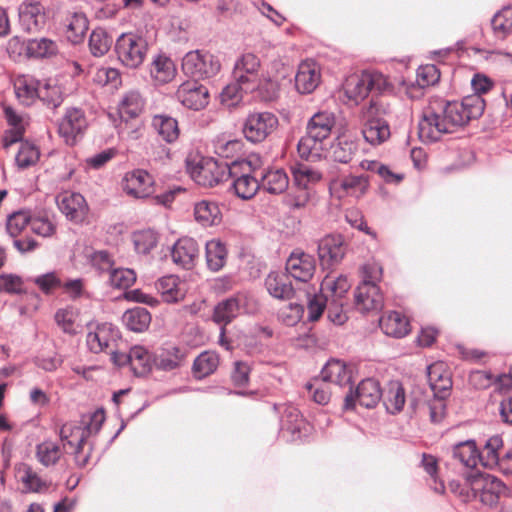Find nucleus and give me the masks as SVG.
Masks as SVG:
<instances>
[{
	"label": "nucleus",
	"mask_w": 512,
	"mask_h": 512,
	"mask_svg": "<svg viewBox=\"0 0 512 512\" xmlns=\"http://www.w3.org/2000/svg\"><path fill=\"white\" fill-rule=\"evenodd\" d=\"M306 389L313 401L319 405H326L331 398V389L329 383L324 380L315 379L313 382L306 384Z\"/></svg>",
	"instance_id": "obj_60"
},
{
	"label": "nucleus",
	"mask_w": 512,
	"mask_h": 512,
	"mask_svg": "<svg viewBox=\"0 0 512 512\" xmlns=\"http://www.w3.org/2000/svg\"><path fill=\"white\" fill-rule=\"evenodd\" d=\"M194 217L202 226L209 227L220 223L221 212L216 203L202 200L195 204Z\"/></svg>",
	"instance_id": "obj_38"
},
{
	"label": "nucleus",
	"mask_w": 512,
	"mask_h": 512,
	"mask_svg": "<svg viewBox=\"0 0 512 512\" xmlns=\"http://www.w3.org/2000/svg\"><path fill=\"white\" fill-rule=\"evenodd\" d=\"M390 112V106L382 100L372 99L368 105L361 108L362 134L371 145L381 144L390 137V127L384 119Z\"/></svg>",
	"instance_id": "obj_3"
},
{
	"label": "nucleus",
	"mask_w": 512,
	"mask_h": 512,
	"mask_svg": "<svg viewBox=\"0 0 512 512\" xmlns=\"http://www.w3.org/2000/svg\"><path fill=\"white\" fill-rule=\"evenodd\" d=\"M130 367L135 375H146L152 367V358L149 351L143 346H134L130 349Z\"/></svg>",
	"instance_id": "obj_49"
},
{
	"label": "nucleus",
	"mask_w": 512,
	"mask_h": 512,
	"mask_svg": "<svg viewBox=\"0 0 512 512\" xmlns=\"http://www.w3.org/2000/svg\"><path fill=\"white\" fill-rule=\"evenodd\" d=\"M31 230L42 237H51L56 232V223L46 214L30 216Z\"/></svg>",
	"instance_id": "obj_61"
},
{
	"label": "nucleus",
	"mask_w": 512,
	"mask_h": 512,
	"mask_svg": "<svg viewBox=\"0 0 512 512\" xmlns=\"http://www.w3.org/2000/svg\"><path fill=\"white\" fill-rule=\"evenodd\" d=\"M65 38L73 45L83 42L89 29V21L82 12H70L64 20Z\"/></svg>",
	"instance_id": "obj_27"
},
{
	"label": "nucleus",
	"mask_w": 512,
	"mask_h": 512,
	"mask_svg": "<svg viewBox=\"0 0 512 512\" xmlns=\"http://www.w3.org/2000/svg\"><path fill=\"white\" fill-rule=\"evenodd\" d=\"M382 278V267L378 263H367L362 267V281L355 290V306L362 312L381 310L383 295L377 285Z\"/></svg>",
	"instance_id": "obj_4"
},
{
	"label": "nucleus",
	"mask_w": 512,
	"mask_h": 512,
	"mask_svg": "<svg viewBox=\"0 0 512 512\" xmlns=\"http://www.w3.org/2000/svg\"><path fill=\"white\" fill-rule=\"evenodd\" d=\"M405 390L399 381H391L383 396V403L390 414L400 412L405 404Z\"/></svg>",
	"instance_id": "obj_43"
},
{
	"label": "nucleus",
	"mask_w": 512,
	"mask_h": 512,
	"mask_svg": "<svg viewBox=\"0 0 512 512\" xmlns=\"http://www.w3.org/2000/svg\"><path fill=\"white\" fill-rule=\"evenodd\" d=\"M260 160L256 156L230 163L228 179L231 178L235 194L243 199H252L260 189Z\"/></svg>",
	"instance_id": "obj_2"
},
{
	"label": "nucleus",
	"mask_w": 512,
	"mask_h": 512,
	"mask_svg": "<svg viewBox=\"0 0 512 512\" xmlns=\"http://www.w3.org/2000/svg\"><path fill=\"white\" fill-rule=\"evenodd\" d=\"M19 23L24 31L37 33L46 24V13L43 5L38 1H25L18 8Z\"/></svg>",
	"instance_id": "obj_20"
},
{
	"label": "nucleus",
	"mask_w": 512,
	"mask_h": 512,
	"mask_svg": "<svg viewBox=\"0 0 512 512\" xmlns=\"http://www.w3.org/2000/svg\"><path fill=\"white\" fill-rule=\"evenodd\" d=\"M4 118L11 127L6 130L3 136L4 148L10 147L12 144L20 142L25 133V118L18 113L12 106L3 104Z\"/></svg>",
	"instance_id": "obj_24"
},
{
	"label": "nucleus",
	"mask_w": 512,
	"mask_h": 512,
	"mask_svg": "<svg viewBox=\"0 0 512 512\" xmlns=\"http://www.w3.org/2000/svg\"><path fill=\"white\" fill-rule=\"evenodd\" d=\"M150 72L152 77L159 83H167L174 78L176 68L169 57L158 55L153 59Z\"/></svg>",
	"instance_id": "obj_48"
},
{
	"label": "nucleus",
	"mask_w": 512,
	"mask_h": 512,
	"mask_svg": "<svg viewBox=\"0 0 512 512\" xmlns=\"http://www.w3.org/2000/svg\"><path fill=\"white\" fill-rule=\"evenodd\" d=\"M478 449L474 440H466L455 444L452 457L468 468H474L479 462Z\"/></svg>",
	"instance_id": "obj_40"
},
{
	"label": "nucleus",
	"mask_w": 512,
	"mask_h": 512,
	"mask_svg": "<svg viewBox=\"0 0 512 512\" xmlns=\"http://www.w3.org/2000/svg\"><path fill=\"white\" fill-rule=\"evenodd\" d=\"M177 99L187 108L200 110L209 103L208 88L197 81H186L176 91Z\"/></svg>",
	"instance_id": "obj_19"
},
{
	"label": "nucleus",
	"mask_w": 512,
	"mask_h": 512,
	"mask_svg": "<svg viewBox=\"0 0 512 512\" xmlns=\"http://www.w3.org/2000/svg\"><path fill=\"white\" fill-rule=\"evenodd\" d=\"M112 45V38L102 28L94 29L89 37V50L95 57L105 55Z\"/></svg>",
	"instance_id": "obj_53"
},
{
	"label": "nucleus",
	"mask_w": 512,
	"mask_h": 512,
	"mask_svg": "<svg viewBox=\"0 0 512 512\" xmlns=\"http://www.w3.org/2000/svg\"><path fill=\"white\" fill-rule=\"evenodd\" d=\"M359 144L355 137L347 132L339 134L331 145V156L334 161L347 164L358 153Z\"/></svg>",
	"instance_id": "obj_26"
},
{
	"label": "nucleus",
	"mask_w": 512,
	"mask_h": 512,
	"mask_svg": "<svg viewBox=\"0 0 512 512\" xmlns=\"http://www.w3.org/2000/svg\"><path fill=\"white\" fill-rule=\"evenodd\" d=\"M285 270L296 281L308 283L315 274L316 261L312 255L295 250L288 257Z\"/></svg>",
	"instance_id": "obj_17"
},
{
	"label": "nucleus",
	"mask_w": 512,
	"mask_h": 512,
	"mask_svg": "<svg viewBox=\"0 0 512 512\" xmlns=\"http://www.w3.org/2000/svg\"><path fill=\"white\" fill-rule=\"evenodd\" d=\"M199 245L191 237L180 238L172 247L171 256L175 264L191 269L199 257Z\"/></svg>",
	"instance_id": "obj_22"
},
{
	"label": "nucleus",
	"mask_w": 512,
	"mask_h": 512,
	"mask_svg": "<svg viewBox=\"0 0 512 512\" xmlns=\"http://www.w3.org/2000/svg\"><path fill=\"white\" fill-rule=\"evenodd\" d=\"M265 287L268 293L276 299L289 300L294 295L292 284L284 274L270 272L265 278Z\"/></svg>",
	"instance_id": "obj_33"
},
{
	"label": "nucleus",
	"mask_w": 512,
	"mask_h": 512,
	"mask_svg": "<svg viewBox=\"0 0 512 512\" xmlns=\"http://www.w3.org/2000/svg\"><path fill=\"white\" fill-rule=\"evenodd\" d=\"M221 69L220 61L210 52L193 50L186 53L182 60V70L194 81L214 77Z\"/></svg>",
	"instance_id": "obj_9"
},
{
	"label": "nucleus",
	"mask_w": 512,
	"mask_h": 512,
	"mask_svg": "<svg viewBox=\"0 0 512 512\" xmlns=\"http://www.w3.org/2000/svg\"><path fill=\"white\" fill-rule=\"evenodd\" d=\"M115 52L120 63L136 69L144 62L148 52L147 40L135 33H123L115 42Z\"/></svg>",
	"instance_id": "obj_8"
},
{
	"label": "nucleus",
	"mask_w": 512,
	"mask_h": 512,
	"mask_svg": "<svg viewBox=\"0 0 512 512\" xmlns=\"http://www.w3.org/2000/svg\"><path fill=\"white\" fill-rule=\"evenodd\" d=\"M294 185L309 189V186L322 179V173L308 164L296 163L291 167Z\"/></svg>",
	"instance_id": "obj_42"
},
{
	"label": "nucleus",
	"mask_w": 512,
	"mask_h": 512,
	"mask_svg": "<svg viewBox=\"0 0 512 512\" xmlns=\"http://www.w3.org/2000/svg\"><path fill=\"white\" fill-rule=\"evenodd\" d=\"M255 90L248 84L240 83V81L234 80V82L228 84L221 93V101L228 107L235 106L243 98L244 93L252 92Z\"/></svg>",
	"instance_id": "obj_54"
},
{
	"label": "nucleus",
	"mask_w": 512,
	"mask_h": 512,
	"mask_svg": "<svg viewBox=\"0 0 512 512\" xmlns=\"http://www.w3.org/2000/svg\"><path fill=\"white\" fill-rule=\"evenodd\" d=\"M158 242L157 234L153 230H143L134 233L133 243L140 254H148Z\"/></svg>",
	"instance_id": "obj_62"
},
{
	"label": "nucleus",
	"mask_w": 512,
	"mask_h": 512,
	"mask_svg": "<svg viewBox=\"0 0 512 512\" xmlns=\"http://www.w3.org/2000/svg\"><path fill=\"white\" fill-rule=\"evenodd\" d=\"M40 157L39 148L28 141H22L15 161L19 168L25 169L35 165Z\"/></svg>",
	"instance_id": "obj_55"
},
{
	"label": "nucleus",
	"mask_w": 512,
	"mask_h": 512,
	"mask_svg": "<svg viewBox=\"0 0 512 512\" xmlns=\"http://www.w3.org/2000/svg\"><path fill=\"white\" fill-rule=\"evenodd\" d=\"M180 286L179 278L174 275L161 277L155 282V289L166 303H177L184 299L185 292Z\"/></svg>",
	"instance_id": "obj_32"
},
{
	"label": "nucleus",
	"mask_w": 512,
	"mask_h": 512,
	"mask_svg": "<svg viewBox=\"0 0 512 512\" xmlns=\"http://www.w3.org/2000/svg\"><path fill=\"white\" fill-rule=\"evenodd\" d=\"M323 142L324 139H320L307 131L306 135L299 140L297 145L300 157L306 160H319L324 151Z\"/></svg>",
	"instance_id": "obj_39"
},
{
	"label": "nucleus",
	"mask_w": 512,
	"mask_h": 512,
	"mask_svg": "<svg viewBox=\"0 0 512 512\" xmlns=\"http://www.w3.org/2000/svg\"><path fill=\"white\" fill-rule=\"evenodd\" d=\"M381 397L382 392L379 382L368 378L362 380L354 391L350 389L349 393L345 396L343 409L352 410L355 408L356 403L365 408H373Z\"/></svg>",
	"instance_id": "obj_14"
},
{
	"label": "nucleus",
	"mask_w": 512,
	"mask_h": 512,
	"mask_svg": "<svg viewBox=\"0 0 512 512\" xmlns=\"http://www.w3.org/2000/svg\"><path fill=\"white\" fill-rule=\"evenodd\" d=\"M105 420L103 410H97L89 415H84L80 424L65 423L59 431V437L63 443L70 447H75L78 443H86V440L94 434H97Z\"/></svg>",
	"instance_id": "obj_7"
},
{
	"label": "nucleus",
	"mask_w": 512,
	"mask_h": 512,
	"mask_svg": "<svg viewBox=\"0 0 512 512\" xmlns=\"http://www.w3.org/2000/svg\"><path fill=\"white\" fill-rule=\"evenodd\" d=\"M465 479L470 488L465 500L479 497L483 504L493 506L506 491V486L500 479L487 473L471 471Z\"/></svg>",
	"instance_id": "obj_6"
},
{
	"label": "nucleus",
	"mask_w": 512,
	"mask_h": 512,
	"mask_svg": "<svg viewBox=\"0 0 512 512\" xmlns=\"http://www.w3.org/2000/svg\"><path fill=\"white\" fill-rule=\"evenodd\" d=\"M62 454L60 446L51 440H45L36 447V457L46 467L55 465Z\"/></svg>",
	"instance_id": "obj_51"
},
{
	"label": "nucleus",
	"mask_w": 512,
	"mask_h": 512,
	"mask_svg": "<svg viewBox=\"0 0 512 512\" xmlns=\"http://www.w3.org/2000/svg\"><path fill=\"white\" fill-rule=\"evenodd\" d=\"M260 68L259 58L252 54H243L234 65L233 78L240 83L248 84L256 89L259 84L258 72Z\"/></svg>",
	"instance_id": "obj_21"
},
{
	"label": "nucleus",
	"mask_w": 512,
	"mask_h": 512,
	"mask_svg": "<svg viewBox=\"0 0 512 512\" xmlns=\"http://www.w3.org/2000/svg\"><path fill=\"white\" fill-rule=\"evenodd\" d=\"M27 48L28 52L37 58L50 57L58 51L57 43L48 38L30 40Z\"/></svg>",
	"instance_id": "obj_57"
},
{
	"label": "nucleus",
	"mask_w": 512,
	"mask_h": 512,
	"mask_svg": "<svg viewBox=\"0 0 512 512\" xmlns=\"http://www.w3.org/2000/svg\"><path fill=\"white\" fill-rule=\"evenodd\" d=\"M471 85L475 94L464 97L462 101L436 102L423 111L418 124V134L422 142H436L444 134L457 132L483 114L485 102L481 94L492 88V82L486 76L476 74Z\"/></svg>",
	"instance_id": "obj_1"
},
{
	"label": "nucleus",
	"mask_w": 512,
	"mask_h": 512,
	"mask_svg": "<svg viewBox=\"0 0 512 512\" xmlns=\"http://www.w3.org/2000/svg\"><path fill=\"white\" fill-rule=\"evenodd\" d=\"M503 448V440L499 435L490 437L483 448L478 450V459L485 468L493 469L499 464V451Z\"/></svg>",
	"instance_id": "obj_37"
},
{
	"label": "nucleus",
	"mask_w": 512,
	"mask_h": 512,
	"mask_svg": "<svg viewBox=\"0 0 512 512\" xmlns=\"http://www.w3.org/2000/svg\"><path fill=\"white\" fill-rule=\"evenodd\" d=\"M227 258V249L219 239H212L206 243V261L210 270L217 272L221 270Z\"/></svg>",
	"instance_id": "obj_44"
},
{
	"label": "nucleus",
	"mask_w": 512,
	"mask_h": 512,
	"mask_svg": "<svg viewBox=\"0 0 512 512\" xmlns=\"http://www.w3.org/2000/svg\"><path fill=\"white\" fill-rule=\"evenodd\" d=\"M28 225H30L29 213L26 211H16L8 216L6 231L10 237L16 239Z\"/></svg>",
	"instance_id": "obj_59"
},
{
	"label": "nucleus",
	"mask_w": 512,
	"mask_h": 512,
	"mask_svg": "<svg viewBox=\"0 0 512 512\" xmlns=\"http://www.w3.org/2000/svg\"><path fill=\"white\" fill-rule=\"evenodd\" d=\"M144 104V99L139 92L129 91L123 96L119 104L120 116L126 120L136 118L143 111Z\"/></svg>",
	"instance_id": "obj_46"
},
{
	"label": "nucleus",
	"mask_w": 512,
	"mask_h": 512,
	"mask_svg": "<svg viewBox=\"0 0 512 512\" xmlns=\"http://www.w3.org/2000/svg\"><path fill=\"white\" fill-rule=\"evenodd\" d=\"M387 86L386 78L377 72L352 75L344 84L345 95L356 104L366 98L370 91L381 92Z\"/></svg>",
	"instance_id": "obj_10"
},
{
	"label": "nucleus",
	"mask_w": 512,
	"mask_h": 512,
	"mask_svg": "<svg viewBox=\"0 0 512 512\" xmlns=\"http://www.w3.org/2000/svg\"><path fill=\"white\" fill-rule=\"evenodd\" d=\"M125 326L133 332L145 331L151 323V315L145 308L135 307L123 314Z\"/></svg>",
	"instance_id": "obj_45"
},
{
	"label": "nucleus",
	"mask_w": 512,
	"mask_h": 512,
	"mask_svg": "<svg viewBox=\"0 0 512 512\" xmlns=\"http://www.w3.org/2000/svg\"><path fill=\"white\" fill-rule=\"evenodd\" d=\"M369 188L367 175H347L333 179L330 182V191L338 198L350 196L360 198L366 194Z\"/></svg>",
	"instance_id": "obj_16"
},
{
	"label": "nucleus",
	"mask_w": 512,
	"mask_h": 512,
	"mask_svg": "<svg viewBox=\"0 0 512 512\" xmlns=\"http://www.w3.org/2000/svg\"><path fill=\"white\" fill-rule=\"evenodd\" d=\"M39 99L50 108H57L63 101V93L57 84L41 83Z\"/></svg>",
	"instance_id": "obj_58"
},
{
	"label": "nucleus",
	"mask_w": 512,
	"mask_h": 512,
	"mask_svg": "<svg viewBox=\"0 0 512 512\" xmlns=\"http://www.w3.org/2000/svg\"><path fill=\"white\" fill-rule=\"evenodd\" d=\"M241 309V299L239 297H229L219 302L213 311V321L221 326L231 323L239 314Z\"/></svg>",
	"instance_id": "obj_36"
},
{
	"label": "nucleus",
	"mask_w": 512,
	"mask_h": 512,
	"mask_svg": "<svg viewBox=\"0 0 512 512\" xmlns=\"http://www.w3.org/2000/svg\"><path fill=\"white\" fill-rule=\"evenodd\" d=\"M439 79L440 71L434 64L422 65L417 69L416 83L421 88L435 85Z\"/></svg>",
	"instance_id": "obj_63"
},
{
	"label": "nucleus",
	"mask_w": 512,
	"mask_h": 512,
	"mask_svg": "<svg viewBox=\"0 0 512 512\" xmlns=\"http://www.w3.org/2000/svg\"><path fill=\"white\" fill-rule=\"evenodd\" d=\"M219 365V357L215 352L201 353L193 363V372L199 379L214 373Z\"/></svg>",
	"instance_id": "obj_50"
},
{
	"label": "nucleus",
	"mask_w": 512,
	"mask_h": 512,
	"mask_svg": "<svg viewBox=\"0 0 512 512\" xmlns=\"http://www.w3.org/2000/svg\"><path fill=\"white\" fill-rule=\"evenodd\" d=\"M110 284L119 289H126L136 281V274L128 268H116L110 271Z\"/></svg>",
	"instance_id": "obj_64"
},
{
	"label": "nucleus",
	"mask_w": 512,
	"mask_h": 512,
	"mask_svg": "<svg viewBox=\"0 0 512 512\" xmlns=\"http://www.w3.org/2000/svg\"><path fill=\"white\" fill-rule=\"evenodd\" d=\"M350 288L348 279L345 276L337 278L325 277L321 282V291L329 292L332 302H339L341 306L344 305L343 298Z\"/></svg>",
	"instance_id": "obj_47"
},
{
	"label": "nucleus",
	"mask_w": 512,
	"mask_h": 512,
	"mask_svg": "<svg viewBox=\"0 0 512 512\" xmlns=\"http://www.w3.org/2000/svg\"><path fill=\"white\" fill-rule=\"evenodd\" d=\"M428 381L435 397L446 398L452 387L449 371L443 362L428 366Z\"/></svg>",
	"instance_id": "obj_25"
},
{
	"label": "nucleus",
	"mask_w": 512,
	"mask_h": 512,
	"mask_svg": "<svg viewBox=\"0 0 512 512\" xmlns=\"http://www.w3.org/2000/svg\"><path fill=\"white\" fill-rule=\"evenodd\" d=\"M17 478L23 484L25 492H39L45 487V483L38 474L25 463L17 468Z\"/></svg>",
	"instance_id": "obj_52"
},
{
	"label": "nucleus",
	"mask_w": 512,
	"mask_h": 512,
	"mask_svg": "<svg viewBox=\"0 0 512 512\" xmlns=\"http://www.w3.org/2000/svg\"><path fill=\"white\" fill-rule=\"evenodd\" d=\"M379 325L382 331L395 338H401L409 332L408 319L399 312L393 311L383 316L379 320Z\"/></svg>",
	"instance_id": "obj_35"
},
{
	"label": "nucleus",
	"mask_w": 512,
	"mask_h": 512,
	"mask_svg": "<svg viewBox=\"0 0 512 512\" xmlns=\"http://www.w3.org/2000/svg\"><path fill=\"white\" fill-rule=\"evenodd\" d=\"M186 168L198 185L213 187L228 179L230 163L210 157L190 156L186 159Z\"/></svg>",
	"instance_id": "obj_5"
},
{
	"label": "nucleus",
	"mask_w": 512,
	"mask_h": 512,
	"mask_svg": "<svg viewBox=\"0 0 512 512\" xmlns=\"http://www.w3.org/2000/svg\"><path fill=\"white\" fill-rule=\"evenodd\" d=\"M182 359L181 351L179 348L173 346L166 350H163L154 359V363L157 369L163 371H171L180 366Z\"/></svg>",
	"instance_id": "obj_56"
},
{
	"label": "nucleus",
	"mask_w": 512,
	"mask_h": 512,
	"mask_svg": "<svg viewBox=\"0 0 512 512\" xmlns=\"http://www.w3.org/2000/svg\"><path fill=\"white\" fill-rule=\"evenodd\" d=\"M320 82V71L313 61H304L295 76V87L302 94H309L315 90Z\"/></svg>",
	"instance_id": "obj_28"
},
{
	"label": "nucleus",
	"mask_w": 512,
	"mask_h": 512,
	"mask_svg": "<svg viewBox=\"0 0 512 512\" xmlns=\"http://www.w3.org/2000/svg\"><path fill=\"white\" fill-rule=\"evenodd\" d=\"M320 378L329 383V385L335 384L339 387H350L352 375L344 362L331 360L322 369Z\"/></svg>",
	"instance_id": "obj_29"
},
{
	"label": "nucleus",
	"mask_w": 512,
	"mask_h": 512,
	"mask_svg": "<svg viewBox=\"0 0 512 512\" xmlns=\"http://www.w3.org/2000/svg\"><path fill=\"white\" fill-rule=\"evenodd\" d=\"M87 330L86 344L93 353L114 349L117 341L120 339L119 330L111 323H89Z\"/></svg>",
	"instance_id": "obj_12"
},
{
	"label": "nucleus",
	"mask_w": 512,
	"mask_h": 512,
	"mask_svg": "<svg viewBox=\"0 0 512 512\" xmlns=\"http://www.w3.org/2000/svg\"><path fill=\"white\" fill-rule=\"evenodd\" d=\"M57 205L66 218L74 223H82L88 215V205L85 198L72 191H64L56 197Z\"/></svg>",
	"instance_id": "obj_18"
},
{
	"label": "nucleus",
	"mask_w": 512,
	"mask_h": 512,
	"mask_svg": "<svg viewBox=\"0 0 512 512\" xmlns=\"http://www.w3.org/2000/svg\"><path fill=\"white\" fill-rule=\"evenodd\" d=\"M278 126V118L271 112L248 115L243 125L245 138L252 143L264 141Z\"/></svg>",
	"instance_id": "obj_11"
},
{
	"label": "nucleus",
	"mask_w": 512,
	"mask_h": 512,
	"mask_svg": "<svg viewBox=\"0 0 512 512\" xmlns=\"http://www.w3.org/2000/svg\"><path fill=\"white\" fill-rule=\"evenodd\" d=\"M154 179L146 170L135 169L127 172L121 182L122 190L130 197L143 199L149 197L154 189Z\"/></svg>",
	"instance_id": "obj_15"
},
{
	"label": "nucleus",
	"mask_w": 512,
	"mask_h": 512,
	"mask_svg": "<svg viewBox=\"0 0 512 512\" xmlns=\"http://www.w3.org/2000/svg\"><path fill=\"white\" fill-rule=\"evenodd\" d=\"M88 127V120L82 109L68 108L59 122L58 133L67 145H75Z\"/></svg>",
	"instance_id": "obj_13"
},
{
	"label": "nucleus",
	"mask_w": 512,
	"mask_h": 512,
	"mask_svg": "<svg viewBox=\"0 0 512 512\" xmlns=\"http://www.w3.org/2000/svg\"><path fill=\"white\" fill-rule=\"evenodd\" d=\"M336 124V117L333 112L320 111L315 113L307 124V131L316 137L326 140Z\"/></svg>",
	"instance_id": "obj_34"
},
{
	"label": "nucleus",
	"mask_w": 512,
	"mask_h": 512,
	"mask_svg": "<svg viewBox=\"0 0 512 512\" xmlns=\"http://www.w3.org/2000/svg\"><path fill=\"white\" fill-rule=\"evenodd\" d=\"M41 82L28 75H21L15 79L14 89L19 101L29 106L39 98Z\"/></svg>",
	"instance_id": "obj_30"
},
{
	"label": "nucleus",
	"mask_w": 512,
	"mask_h": 512,
	"mask_svg": "<svg viewBox=\"0 0 512 512\" xmlns=\"http://www.w3.org/2000/svg\"><path fill=\"white\" fill-rule=\"evenodd\" d=\"M152 127L168 143L176 141L179 137L178 122L169 115H155L152 119Z\"/></svg>",
	"instance_id": "obj_41"
},
{
	"label": "nucleus",
	"mask_w": 512,
	"mask_h": 512,
	"mask_svg": "<svg viewBox=\"0 0 512 512\" xmlns=\"http://www.w3.org/2000/svg\"><path fill=\"white\" fill-rule=\"evenodd\" d=\"M344 254L343 239L340 235H327L318 243V256L323 266L339 263Z\"/></svg>",
	"instance_id": "obj_23"
},
{
	"label": "nucleus",
	"mask_w": 512,
	"mask_h": 512,
	"mask_svg": "<svg viewBox=\"0 0 512 512\" xmlns=\"http://www.w3.org/2000/svg\"><path fill=\"white\" fill-rule=\"evenodd\" d=\"M260 188L270 194H281L288 188L289 179L282 169L264 171L260 168Z\"/></svg>",
	"instance_id": "obj_31"
}]
</instances>
